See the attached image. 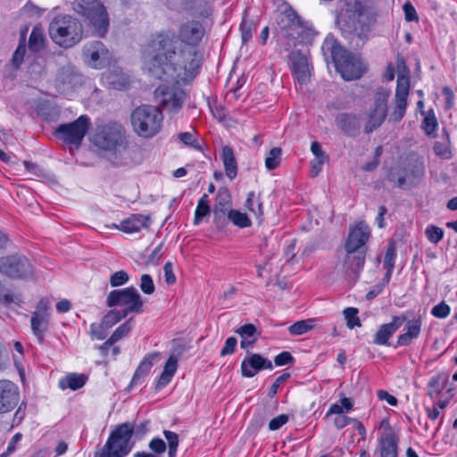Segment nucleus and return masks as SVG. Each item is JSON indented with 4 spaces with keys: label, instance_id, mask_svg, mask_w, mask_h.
Masks as SVG:
<instances>
[{
    "label": "nucleus",
    "instance_id": "ddd939ff",
    "mask_svg": "<svg viewBox=\"0 0 457 457\" xmlns=\"http://www.w3.org/2000/svg\"><path fill=\"white\" fill-rule=\"evenodd\" d=\"M89 126V118L87 115H81L72 122L61 124L55 129L54 134L64 143L78 147L84 138Z\"/></svg>",
    "mask_w": 457,
    "mask_h": 457
},
{
    "label": "nucleus",
    "instance_id": "37998d69",
    "mask_svg": "<svg viewBox=\"0 0 457 457\" xmlns=\"http://www.w3.org/2000/svg\"><path fill=\"white\" fill-rule=\"evenodd\" d=\"M357 313L358 310L353 307L346 308L344 311V316L345 319L346 320V325L350 329L361 326V322L357 316Z\"/></svg>",
    "mask_w": 457,
    "mask_h": 457
},
{
    "label": "nucleus",
    "instance_id": "4d7b16f0",
    "mask_svg": "<svg viewBox=\"0 0 457 457\" xmlns=\"http://www.w3.org/2000/svg\"><path fill=\"white\" fill-rule=\"evenodd\" d=\"M434 151L436 155L443 159H449L451 157V151L447 144L436 142Z\"/></svg>",
    "mask_w": 457,
    "mask_h": 457
},
{
    "label": "nucleus",
    "instance_id": "603ef678",
    "mask_svg": "<svg viewBox=\"0 0 457 457\" xmlns=\"http://www.w3.org/2000/svg\"><path fill=\"white\" fill-rule=\"evenodd\" d=\"M129 280V275L124 270H119L113 273L110 278L112 287H120L126 284Z\"/></svg>",
    "mask_w": 457,
    "mask_h": 457
},
{
    "label": "nucleus",
    "instance_id": "6e6d98bb",
    "mask_svg": "<svg viewBox=\"0 0 457 457\" xmlns=\"http://www.w3.org/2000/svg\"><path fill=\"white\" fill-rule=\"evenodd\" d=\"M403 9L404 12V18L407 21H419V16L417 14L416 9L410 2L404 3Z\"/></svg>",
    "mask_w": 457,
    "mask_h": 457
},
{
    "label": "nucleus",
    "instance_id": "bb28decb",
    "mask_svg": "<svg viewBox=\"0 0 457 457\" xmlns=\"http://www.w3.org/2000/svg\"><path fill=\"white\" fill-rule=\"evenodd\" d=\"M421 326L422 320L420 317L408 320L406 323V332L398 337V345H409L412 339L417 338L420 336Z\"/></svg>",
    "mask_w": 457,
    "mask_h": 457
},
{
    "label": "nucleus",
    "instance_id": "c85d7f7f",
    "mask_svg": "<svg viewBox=\"0 0 457 457\" xmlns=\"http://www.w3.org/2000/svg\"><path fill=\"white\" fill-rule=\"evenodd\" d=\"M178 369V359L176 356L171 355L166 361L163 370L162 374L160 375L155 388L156 390H161L164 386H166L170 380L172 379L173 376L175 375Z\"/></svg>",
    "mask_w": 457,
    "mask_h": 457
},
{
    "label": "nucleus",
    "instance_id": "0eeeda50",
    "mask_svg": "<svg viewBox=\"0 0 457 457\" xmlns=\"http://www.w3.org/2000/svg\"><path fill=\"white\" fill-rule=\"evenodd\" d=\"M390 90L383 87L378 88L370 99L369 107L364 114L363 130L370 134L378 129L386 120L388 114V101Z\"/></svg>",
    "mask_w": 457,
    "mask_h": 457
},
{
    "label": "nucleus",
    "instance_id": "20e7f679",
    "mask_svg": "<svg viewBox=\"0 0 457 457\" xmlns=\"http://www.w3.org/2000/svg\"><path fill=\"white\" fill-rule=\"evenodd\" d=\"M48 32L51 39L63 48L74 46L83 37L82 24L68 14L54 17L49 24Z\"/></svg>",
    "mask_w": 457,
    "mask_h": 457
},
{
    "label": "nucleus",
    "instance_id": "864d4df0",
    "mask_svg": "<svg viewBox=\"0 0 457 457\" xmlns=\"http://www.w3.org/2000/svg\"><path fill=\"white\" fill-rule=\"evenodd\" d=\"M327 160H328V158H313L311 161V163H310L311 164V170H310L311 177L315 178L320 174V172L322 170V166L327 162Z\"/></svg>",
    "mask_w": 457,
    "mask_h": 457
},
{
    "label": "nucleus",
    "instance_id": "e2e57ef3",
    "mask_svg": "<svg viewBox=\"0 0 457 457\" xmlns=\"http://www.w3.org/2000/svg\"><path fill=\"white\" fill-rule=\"evenodd\" d=\"M241 37L244 43L248 42L252 37V25L246 21H243L240 25Z\"/></svg>",
    "mask_w": 457,
    "mask_h": 457
},
{
    "label": "nucleus",
    "instance_id": "c9c22d12",
    "mask_svg": "<svg viewBox=\"0 0 457 457\" xmlns=\"http://www.w3.org/2000/svg\"><path fill=\"white\" fill-rule=\"evenodd\" d=\"M210 206L208 195L206 194L203 195L199 199L194 218V225L197 226L201 223L204 217L210 213Z\"/></svg>",
    "mask_w": 457,
    "mask_h": 457
},
{
    "label": "nucleus",
    "instance_id": "2f4dec72",
    "mask_svg": "<svg viewBox=\"0 0 457 457\" xmlns=\"http://www.w3.org/2000/svg\"><path fill=\"white\" fill-rule=\"evenodd\" d=\"M86 383L85 376L81 374L72 373L59 381V386L62 389L71 388L77 390L81 388Z\"/></svg>",
    "mask_w": 457,
    "mask_h": 457
},
{
    "label": "nucleus",
    "instance_id": "f3484780",
    "mask_svg": "<svg viewBox=\"0 0 457 457\" xmlns=\"http://www.w3.org/2000/svg\"><path fill=\"white\" fill-rule=\"evenodd\" d=\"M82 85V76L71 65L62 67L55 79L57 90L63 95H70Z\"/></svg>",
    "mask_w": 457,
    "mask_h": 457
},
{
    "label": "nucleus",
    "instance_id": "de8ad7c7",
    "mask_svg": "<svg viewBox=\"0 0 457 457\" xmlns=\"http://www.w3.org/2000/svg\"><path fill=\"white\" fill-rule=\"evenodd\" d=\"M256 328L253 324H245L236 329V333L238 334L242 339H256Z\"/></svg>",
    "mask_w": 457,
    "mask_h": 457
},
{
    "label": "nucleus",
    "instance_id": "4c0bfd02",
    "mask_svg": "<svg viewBox=\"0 0 457 457\" xmlns=\"http://www.w3.org/2000/svg\"><path fill=\"white\" fill-rule=\"evenodd\" d=\"M228 219L239 228H247L251 226V220L247 214L237 210H230L228 213Z\"/></svg>",
    "mask_w": 457,
    "mask_h": 457
},
{
    "label": "nucleus",
    "instance_id": "a18cd8bd",
    "mask_svg": "<svg viewBox=\"0 0 457 457\" xmlns=\"http://www.w3.org/2000/svg\"><path fill=\"white\" fill-rule=\"evenodd\" d=\"M437 120L433 111L428 112L423 120V129L428 135H432L437 127Z\"/></svg>",
    "mask_w": 457,
    "mask_h": 457
},
{
    "label": "nucleus",
    "instance_id": "f704fd0d",
    "mask_svg": "<svg viewBox=\"0 0 457 457\" xmlns=\"http://www.w3.org/2000/svg\"><path fill=\"white\" fill-rule=\"evenodd\" d=\"M353 401L350 398L342 397L339 403H335L330 406L326 417L332 414L339 416L345 412H349L353 409Z\"/></svg>",
    "mask_w": 457,
    "mask_h": 457
},
{
    "label": "nucleus",
    "instance_id": "c756f323",
    "mask_svg": "<svg viewBox=\"0 0 457 457\" xmlns=\"http://www.w3.org/2000/svg\"><path fill=\"white\" fill-rule=\"evenodd\" d=\"M161 354L158 353L148 354L138 365L131 380V385L140 384L145 376L149 373L153 361L154 360H160Z\"/></svg>",
    "mask_w": 457,
    "mask_h": 457
},
{
    "label": "nucleus",
    "instance_id": "dca6fc26",
    "mask_svg": "<svg viewBox=\"0 0 457 457\" xmlns=\"http://www.w3.org/2000/svg\"><path fill=\"white\" fill-rule=\"evenodd\" d=\"M0 272L14 278H27L33 273V267L22 255H11L0 258Z\"/></svg>",
    "mask_w": 457,
    "mask_h": 457
},
{
    "label": "nucleus",
    "instance_id": "9d476101",
    "mask_svg": "<svg viewBox=\"0 0 457 457\" xmlns=\"http://www.w3.org/2000/svg\"><path fill=\"white\" fill-rule=\"evenodd\" d=\"M153 78V76L150 74ZM164 82L160 85L154 91V97L156 101L162 106V108L170 112H177L183 104L185 93L179 87V84H185L187 81H175L166 80L161 78H155Z\"/></svg>",
    "mask_w": 457,
    "mask_h": 457
},
{
    "label": "nucleus",
    "instance_id": "4468645a",
    "mask_svg": "<svg viewBox=\"0 0 457 457\" xmlns=\"http://www.w3.org/2000/svg\"><path fill=\"white\" fill-rule=\"evenodd\" d=\"M410 80L405 75L397 77V85L395 88L394 104L389 112V122L397 123L403 120L408 106Z\"/></svg>",
    "mask_w": 457,
    "mask_h": 457
},
{
    "label": "nucleus",
    "instance_id": "3c124183",
    "mask_svg": "<svg viewBox=\"0 0 457 457\" xmlns=\"http://www.w3.org/2000/svg\"><path fill=\"white\" fill-rule=\"evenodd\" d=\"M451 309L445 302L434 306L431 310V314L438 319H445L450 314Z\"/></svg>",
    "mask_w": 457,
    "mask_h": 457
},
{
    "label": "nucleus",
    "instance_id": "6e6552de",
    "mask_svg": "<svg viewBox=\"0 0 457 457\" xmlns=\"http://www.w3.org/2000/svg\"><path fill=\"white\" fill-rule=\"evenodd\" d=\"M79 14L85 17L98 37H104L109 29V16L103 3L99 0H80L74 6Z\"/></svg>",
    "mask_w": 457,
    "mask_h": 457
},
{
    "label": "nucleus",
    "instance_id": "13d9d810",
    "mask_svg": "<svg viewBox=\"0 0 457 457\" xmlns=\"http://www.w3.org/2000/svg\"><path fill=\"white\" fill-rule=\"evenodd\" d=\"M288 421V416L286 414H280L274 419H272L269 423V428L270 430H278L283 425H285Z\"/></svg>",
    "mask_w": 457,
    "mask_h": 457
},
{
    "label": "nucleus",
    "instance_id": "338daca9",
    "mask_svg": "<svg viewBox=\"0 0 457 457\" xmlns=\"http://www.w3.org/2000/svg\"><path fill=\"white\" fill-rule=\"evenodd\" d=\"M353 420V419L346 417L345 415H339L335 418L334 425L337 429H341L345 426L352 424Z\"/></svg>",
    "mask_w": 457,
    "mask_h": 457
},
{
    "label": "nucleus",
    "instance_id": "5fc2aeb1",
    "mask_svg": "<svg viewBox=\"0 0 457 457\" xmlns=\"http://www.w3.org/2000/svg\"><path fill=\"white\" fill-rule=\"evenodd\" d=\"M149 448L159 456L163 453L167 448L165 442L161 438H154L149 443Z\"/></svg>",
    "mask_w": 457,
    "mask_h": 457
},
{
    "label": "nucleus",
    "instance_id": "7c9ffc66",
    "mask_svg": "<svg viewBox=\"0 0 457 457\" xmlns=\"http://www.w3.org/2000/svg\"><path fill=\"white\" fill-rule=\"evenodd\" d=\"M448 382V377L444 373H439L433 377L428 386V395L435 399L439 396Z\"/></svg>",
    "mask_w": 457,
    "mask_h": 457
},
{
    "label": "nucleus",
    "instance_id": "72a5a7b5",
    "mask_svg": "<svg viewBox=\"0 0 457 457\" xmlns=\"http://www.w3.org/2000/svg\"><path fill=\"white\" fill-rule=\"evenodd\" d=\"M316 326V320L307 319L295 322L288 328V330L293 336H299L307 333Z\"/></svg>",
    "mask_w": 457,
    "mask_h": 457
},
{
    "label": "nucleus",
    "instance_id": "473e14b6",
    "mask_svg": "<svg viewBox=\"0 0 457 457\" xmlns=\"http://www.w3.org/2000/svg\"><path fill=\"white\" fill-rule=\"evenodd\" d=\"M45 37L41 27L35 26L29 39V47L31 51L37 52L44 47Z\"/></svg>",
    "mask_w": 457,
    "mask_h": 457
},
{
    "label": "nucleus",
    "instance_id": "58836bf2",
    "mask_svg": "<svg viewBox=\"0 0 457 457\" xmlns=\"http://www.w3.org/2000/svg\"><path fill=\"white\" fill-rule=\"evenodd\" d=\"M282 149L280 147H273L270 150L265 158V167L269 170L276 169L281 162Z\"/></svg>",
    "mask_w": 457,
    "mask_h": 457
},
{
    "label": "nucleus",
    "instance_id": "39448f33",
    "mask_svg": "<svg viewBox=\"0 0 457 457\" xmlns=\"http://www.w3.org/2000/svg\"><path fill=\"white\" fill-rule=\"evenodd\" d=\"M162 120L161 110L148 104L137 107L130 114L133 131L143 138H152L156 136L161 131Z\"/></svg>",
    "mask_w": 457,
    "mask_h": 457
},
{
    "label": "nucleus",
    "instance_id": "7ed1b4c3",
    "mask_svg": "<svg viewBox=\"0 0 457 457\" xmlns=\"http://www.w3.org/2000/svg\"><path fill=\"white\" fill-rule=\"evenodd\" d=\"M322 51L325 54H330L337 71L344 79H357L362 75L364 68L360 58L343 49L334 37H326Z\"/></svg>",
    "mask_w": 457,
    "mask_h": 457
},
{
    "label": "nucleus",
    "instance_id": "e433bc0d",
    "mask_svg": "<svg viewBox=\"0 0 457 457\" xmlns=\"http://www.w3.org/2000/svg\"><path fill=\"white\" fill-rule=\"evenodd\" d=\"M245 207L251 212L256 218H261L263 214L262 204L260 198L255 195L253 191L249 192L245 201Z\"/></svg>",
    "mask_w": 457,
    "mask_h": 457
},
{
    "label": "nucleus",
    "instance_id": "412c9836",
    "mask_svg": "<svg viewBox=\"0 0 457 457\" xmlns=\"http://www.w3.org/2000/svg\"><path fill=\"white\" fill-rule=\"evenodd\" d=\"M19 388L10 380H0V413H6L19 402Z\"/></svg>",
    "mask_w": 457,
    "mask_h": 457
},
{
    "label": "nucleus",
    "instance_id": "b1692460",
    "mask_svg": "<svg viewBox=\"0 0 457 457\" xmlns=\"http://www.w3.org/2000/svg\"><path fill=\"white\" fill-rule=\"evenodd\" d=\"M398 438L389 426H386L379 439L380 457H397Z\"/></svg>",
    "mask_w": 457,
    "mask_h": 457
},
{
    "label": "nucleus",
    "instance_id": "79ce46f5",
    "mask_svg": "<svg viewBox=\"0 0 457 457\" xmlns=\"http://www.w3.org/2000/svg\"><path fill=\"white\" fill-rule=\"evenodd\" d=\"M164 436L168 441V456L176 457L179 446V436L175 432L170 430L163 431Z\"/></svg>",
    "mask_w": 457,
    "mask_h": 457
},
{
    "label": "nucleus",
    "instance_id": "5701e85b",
    "mask_svg": "<svg viewBox=\"0 0 457 457\" xmlns=\"http://www.w3.org/2000/svg\"><path fill=\"white\" fill-rule=\"evenodd\" d=\"M272 367L271 361L268 359L258 353H252L242 361L241 372L243 377L252 378L261 370H271Z\"/></svg>",
    "mask_w": 457,
    "mask_h": 457
},
{
    "label": "nucleus",
    "instance_id": "09e8293b",
    "mask_svg": "<svg viewBox=\"0 0 457 457\" xmlns=\"http://www.w3.org/2000/svg\"><path fill=\"white\" fill-rule=\"evenodd\" d=\"M425 234L431 243L437 244L444 237V230L441 228L430 225L426 228Z\"/></svg>",
    "mask_w": 457,
    "mask_h": 457
},
{
    "label": "nucleus",
    "instance_id": "f257e3e1",
    "mask_svg": "<svg viewBox=\"0 0 457 457\" xmlns=\"http://www.w3.org/2000/svg\"><path fill=\"white\" fill-rule=\"evenodd\" d=\"M204 35V25L195 20L181 23L177 36L170 31L153 35L144 50L148 73L166 80H192L201 66L198 46Z\"/></svg>",
    "mask_w": 457,
    "mask_h": 457
},
{
    "label": "nucleus",
    "instance_id": "aec40b11",
    "mask_svg": "<svg viewBox=\"0 0 457 457\" xmlns=\"http://www.w3.org/2000/svg\"><path fill=\"white\" fill-rule=\"evenodd\" d=\"M370 235V228L362 221L350 229L345 248L346 252L364 251L363 246Z\"/></svg>",
    "mask_w": 457,
    "mask_h": 457
},
{
    "label": "nucleus",
    "instance_id": "f03ea898",
    "mask_svg": "<svg viewBox=\"0 0 457 457\" xmlns=\"http://www.w3.org/2000/svg\"><path fill=\"white\" fill-rule=\"evenodd\" d=\"M369 20L367 8L361 0H348L338 11L336 24L344 35L361 38L370 30Z\"/></svg>",
    "mask_w": 457,
    "mask_h": 457
},
{
    "label": "nucleus",
    "instance_id": "a211bd4d",
    "mask_svg": "<svg viewBox=\"0 0 457 457\" xmlns=\"http://www.w3.org/2000/svg\"><path fill=\"white\" fill-rule=\"evenodd\" d=\"M50 319V301L41 299L32 313L30 324L33 334L41 341L48 329Z\"/></svg>",
    "mask_w": 457,
    "mask_h": 457
},
{
    "label": "nucleus",
    "instance_id": "f8f14e48",
    "mask_svg": "<svg viewBox=\"0 0 457 457\" xmlns=\"http://www.w3.org/2000/svg\"><path fill=\"white\" fill-rule=\"evenodd\" d=\"M106 303L109 307H121L123 312L127 315L130 312L140 313L143 311L141 295L133 287L111 291L107 296Z\"/></svg>",
    "mask_w": 457,
    "mask_h": 457
},
{
    "label": "nucleus",
    "instance_id": "69168bd1",
    "mask_svg": "<svg viewBox=\"0 0 457 457\" xmlns=\"http://www.w3.org/2000/svg\"><path fill=\"white\" fill-rule=\"evenodd\" d=\"M25 52L26 48L24 45H21L18 46L12 57V63L15 66H19L22 62Z\"/></svg>",
    "mask_w": 457,
    "mask_h": 457
},
{
    "label": "nucleus",
    "instance_id": "c03bdc74",
    "mask_svg": "<svg viewBox=\"0 0 457 457\" xmlns=\"http://www.w3.org/2000/svg\"><path fill=\"white\" fill-rule=\"evenodd\" d=\"M127 314L125 312H120L119 311H110L104 317L102 321V326H105L106 328L112 327L117 322H119L121 319L125 318Z\"/></svg>",
    "mask_w": 457,
    "mask_h": 457
},
{
    "label": "nucleus",
    "instance_id": "423d86ee",
    "mask_svg": "<svg viewBox=\"0 0 457 457\" xmlns=\"http://www.w3.org/2000/svg\"><path fill=\"white\" fill-rule=\"evenodd\" d=\"M134 428L130 423L118 426L110 435L106 443L95 453V457H125L132 450L131 440Z\"/></svg>",
    "mask_w": 457,
    "mask_h": 457
},
{
    "label": "nucleus",
    "instance_id": "a878e982",
    "mask_svg": "<svg viewBox=\"0 0 457 457\" xmlns=\"http://www.w3.org/2000/svg\"><path fill=\"white\" fill-rule=\"evenodd\" d=\"M404 316H395L390 323L383 324L375 335L373 343L376 345H388V339L405 321Z\"/></svg>",
    "mask_w": 457,
    "mask_h": 457
},
{
    "label": "nucleus",
    "instance_id": "8fccbe9b",
    "mask_svg": "<svg viewBox=\"0 0 457 457\" xmlns=\"http://www.w3.org/2000/svg\"><path fill=\"white\" fill-rule=\"evenodd\" d=\"M139 287L144 294L152 295L155 290L154 283L152 277L148 274L142 275L140 278Z\"/></svg>",
    "mask_w": 457,
    "mask_h": 457
},
{
    "label": "nucleus",
    "instance_id": "1a4fd4ad",
    "mask_svg": "<svg viewBox=\"0 0 457 457\" xmlns=\"http://www.w3.org/2000/svg\"><path fill=\"white\" fill-rule=\"evenodd\" d=\"M92 143L98 148L113 154L126 150L122 129L117 123L98 126L93 135Z\"/></svg>",
    "mask_w": 457,
    "mask_h": 457
},
{
    "label": "nucleus",
    "instance_id": "bf43d9fd",
    "mask_svg": "<svg viewBox=\"0 0 457 457\" xmlns=\"http://www.w3.org/2000/svg\"><path fill=\"white\" fill-rule=\"evenodd\" d=\"M237 340L234 337H230L227 338L225 342V345L221 349L220 355L225 356L228 354H232L235 352L237 346Z\"/></svg>",
    "mask_w": 457,
    "mask_h": 457
},
{
    "label": "nucleus",
    "instance_id": "774afa93",
    "mask_svg": "<svg viewBox=\"0 0 457 457\" xmlns=\"http://www.w3.org/2000/svg\"><path fill=\"white\" fill-rule=\"evenodd\" d=\"M378 397L382 401H386L391 406H395L397 404V399L386 391H378Z\"/></svg>",
    "mask_w": 457,
    "mask_h": 457
},
{
    "label": "nucleus",
    "instance_id": "052dcab7",
    "mask_svg": "<svg viewBox=\"0 0 457 457\" xmlns=\"http://www.w3.org/2000/svg\"><path fill=\"white\" fill-rule=\"evenodd\" d=\"M165 282L169 285H172L176 282V276L173 272V266L170 262H168L163 266Z\"/></svg>",
    "mask_w": 457,
    "mask_h": 457
},
{
    "label": "nucleus",
    "instance_id": "49530a36",
    "mask_svg": "<svg viewBox=\"0 0 457 457\" xmlns=\"http://www.w3.org/2000/svg\"><path fill=\"white\" fill-rule=\"evenodd\" d=\"M354 121V117L351 114L343 113L337 116V126L347 135H353L355 131H350L348 125Z\"/></svg>",
    "mask_w": 457,
    "mask_h": 457
},
{
    "label": "nucleus",
    "instance_id": "0e129e2a",
    "mask_svg": "<svg viewBox=\"0 0 457 457\" xmlns=\"http://www.w3.org/2000/svg\"><path fill=\"white\" fill-rule=\"evenodd\" d=\"M292 361L293 356L288 352H282L279 354H278L274 359V362L277 366H283L291 363Z\"/></svg>",
    "mask_w": 457,
    "mask_h": 457
},
{
    "label": "nucleus",
    "instance_id": "2eb2a0df",
    "mask_svg": "<svg viewBox=\"0 0 457 457\" xmlns=\"http://www.w3.org/2000/svg\"><path fill=\"white\" fill-rule=\"evenodd\" d=\"M84 62L92 69L100 70L110 64L112 54L100 41L87 43L82 52Z\"/></svg>",
    "mask_w": 457,
    "mask_h": 457
},
{
    "label": "nucleus",
    "instance_id": "9b49d317",
    "mask_svg": "<svg viewBox=\"0 0 457 457\" xmlns=\"http://www.w3.org/2000/svg\"><path fill=\"white\" fill-rule=\"evenodd\" d=\"M277 16L278 26L284 37L292 41L293 45L302 37L304 28L302 25L295 12L287 3H282L278 7Z\"/></svg>",
    "mask_w": 457,
    "mask_h": 457
},
{
    "label": "nucleus",
    "instance_id": "a19ab883",
    "mask_svg": "<svg viewBox=\"0 0 457 457\" xmlns=\"http://www.w3.org/2000/svg\"><path fill=\"white\" fill-rule=\"evenodd\" d=\"M396 258V245L395 242L391 241L387 247L383 260V266L385 269H394Z\"/></svg>",
    "mask_w": 457,
    "mask_h": 457
},
{
    "label": "nucleus",
    "instance_id": "393cba45",
    "mask_svg": "<svg viewBox=\"0 0 457 457\" xmlns=\"http://www.w3.org/2000/svg\"><path fill=\"white\" fill-rule=\"evenodd\" d=\"M344 262V272L351 279H355L363 268L365 262V251L346 252Z\"/></svg>",
    "mask_w": 457,
    "mask_h": 457
},
{
    "label": "nucleus",
    "instance_id": "680f3d73",
    "mask_svg": "<svg viewBox=\"0 0 457 457\" xmlns=\"http://www.w3.org/2000/svg\"><path fill=\"white\" fill-rule=\"evenodd\" d=\"M21 438H22V435L21 433L15 434L12 437L11 441L9 442L6 452L2 453V456L6 457V456L10 455L11 453H12L16 450V446L19 444V442L21 440Z\"/></svg>",
    "mask_w": 457,
    "mask_h": 457
},
{
    "label": "nucleus",
    "instance_id": "4be33fe9",
    "mask_svg": "<svg viewBox=\"0 0 457 457\" xmlns=\"http://www.w3.org/2000/svg\"><path fill=\"white\" fill-rule=\"evenodd\" d=\"M291 71L299 84H306L311 77L307 57L300 52H293L290 56Z\"/></svg>",
    "mask_w": 457,
    "mask_h": 457
},
{
    "label": "nucleus",
    "instance_id": "6ab92c4d",
    "mask_svg": "<svg viewBox=\"0 0 457 457\" xmlns=\"http://www.w3.org/2000/svg\"><path fill=\"white\" fill-rule=\"evenodd\" d=\"M152 221L151 215L136 213L131 214L127 219L121 220L119 224L112 223L106 225L109 228L119 229L124 233L132 234L141 231L142 229L149 228Z\"/></svg>",
    "mask_w": 457,
    "mask_h": 457
},
{
    "label": "nucleus",
    "instance_id": "ea45409f",
    "mask_svg": "<svg viewBox=\"0 0 457 457\" xmlns=\"http://www.w3.org/2000/svg\"><path fill=\"white\" fill-rule=\"evenodd\" d=\"M131 323L130 320H128L119 326L110 338L105 342V345H113L118 342L120 339L127 336L131 330Z\"/></svg>",
    "mask_w": 457,
    "mask_h": 457
},
{
    "label": "nucleus",
    "instance_id": "cd10ccee",
    "mask_svg": "<svg viewBox=\"0 0 457 457\" xmlns=\"http://www.w3.org/2000/svg\"><path fill=\"white\" fill-rule=\"evenodd\" d=\"M220 159L222 161L226 176L234 179L237 175V162L233 149L226 145L222 148Z\"/></svg>",
    "mask_w": 457,
    "mask_h": 457
}]
</instances>
